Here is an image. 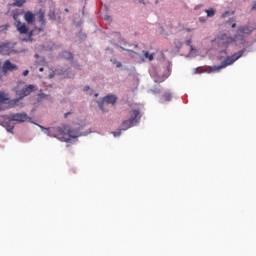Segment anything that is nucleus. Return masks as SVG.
Masks as SVG:
<instances>
[{
  "label": "nucleus",
  "mask_w": 256,
  "mask_h": 256,
  "mask_svg": "<svg viewBox=\"0 0 256 256\" xmlns=\"http://www.w3.org/2000/svg\"><path fill=\"white\" fill-rule=\"evenodd\" d=\"M39 71H40V73H43V71H45V69L43 67H40Z\"/></svg>",
  "instance_id": "nucleus-30"
},
{
  "label": "nucleus",
  "mask_w": 256,
  "mask_h": 256,
  "mask_svg": "<svg viewBox=\"0 0 256 256\" xmlns=\"http://www.w3.org/2000/svg\"><path fill=\"white\" fill-rule=\"evenodd\" d=\"M130 119L122 122V131H127L131 127H135L137 123L141 120V112L137 109L130 111Z\"/></svg>",
  "instance_id": "nucleus-2"
},
{
  "label": "nucleus",
  "mask_w": 256,
  "mask_h": 256,
  "mask_svg": "<svg viewBox=\"0 0 256 256\" xmlns=\"http://www.w3.org/2000/svg\"><path fill=\"white\" fill-rule=\"evenodd\" d=\"M66 13H69V9L68 8H65L64 10Z\"/></svg>",
  "instance_id": "nucleus-35"
},
{
  "label": "nucleus",
  "mask_w": 256,
  "mask_h": 256,
  "mask_svg": "<svg viewBox=\"0 0 256 256\" xmlns=\"http://www.w3.org/2000/svg\"><path fill=\"white\" fill-rule=\"evenodd\" d=\"M106 19H111V18L108 16V17H106Z\"/></svg>",
  "instance_id": "nucleus-38"
},
{
  "label": "nucleus",
  "mask_w": 256,
  "mask_h": 256,
  "mask_svg": "<svg viewBox=\"0 0 256 256\" xmlns=\"http://www.w3.org/2000/svg\"><path fill=\"white\" fill-rule=\"evenodd\" d=\"M121 131H123L122 129H120L119 131L116 132H112L114 137H119L121 135Z\"/></svg>",
  "instance_id": "nucleus-25"
},
{
  "label": "nucleus",
  "mask_w": 256,
  "mask_h": 256,
  "mask_svg": "<svg viewBox=\"0 0 256 256\" xmlns=\"http://www.w3.org/2000/svg\"><path fill=\"white\" fill-rule=\"evenodd\" d=\"M24 20L26 23H28V25H33V23H35V15L31 11H27L24 14Z\"/></svg>",
  "instance_id": "nucleus-12"
},
{
  "label": "nucleus",
  "mask_w": 256,
  "mask_h": 256,
  "mask_svg": "<svg viewBox=\"0 0 256 256\" xmlns=\"http://www.w3.org/2000/svg\"><path fill=\"white\" fill-rule=\"evenodd\" d=\"M13 91L18 98L12 99L10 105H12V107H17L19 106V101H22L25 97H29V95L35 91V85H25L24 81H18L16 87L13 88Z\"/></svg>",
  "instance_id": "nucleus-1"
},
{
  "label": "nucleus",
  "mask_w": 256,
  "mask_h": 256,
  "mask_svg": "<svg viewBox=\"0 0 256 256\" xmlns=\"http://www.w3.org/2000/svg\"><path fill=\"white\" fill-rule=\"evenodd\" d=\"M39 22L41 23L42 27L38 28V31L41 32L45 29V11L40 10L38 16Z\"/></svg>",
  "instance_id": "nucleus-13"
},
{
  "label": "nucleus",
  "mask_w": 256,
  "mask_h": 256,
  "mask_svg": "<svg viewBox=\"0 0 256 256\" xmlns=\"http://www.w3.org/2000/svg\"><path fill=\"white\" fill-rule=\"evenodd\" d=\"M9 101V97L4 92L0 91V104L1 103H7Z\"/></svg>",
  "instance_id": "nucleus-15"
},
{
  "label": "nucleus",
  "mask_w": 256,
  "mask_h": 256,
  "mask_svg": "<svg viewBox=\"0 0 256 256\" xmlns=\"http://www.w3.org/2000/svg\"><path fill=\"white\" fill-rule=\"evenodd\" d=\"M115 103H117V96L115 95H107L106 97L103 98L102 102H99L98 105L101 109V111H103V113H107V106L108 105H115Z\"/></svg>",
  "instance_id": "nucleus-7"
},
{
  "label": "nucleus",
  "mask_w": 256,
  "mask_h": 256,
  "mask_svg": "<svg viewBox=\"0 0 256 256\" xmlns=\"http://www.w3.org/2000/svg\"><path fill=\"white\" fill-rule=\"evenodd\" d=\"M143 55L148 61H153L154 59V54H149V51H143Z\"/></svg>",
  "instance_id": "nucleus-18"
},
{
  "label": "nucleus",
  "mask_w": 256,
  "mask_h": 256,
  "mask_svg": "<svg viewBox=\"0 0 256 256\" xmlns=\"http://www.w3.org/2000/svg\"><path fill=\"white\" fill-rule=\"evenodd\" d=\"M227 15H229V12H225L224 14H222V18L225 19Z\"/></svg>",
  "instance_id": "nucleus-27"
},
{
  "label": "nucleus",
  "mask_w": 256,
  "mask_h": 256,
  "mask_svg": "<svg viewBox=\"0 0 256 256\" xmlns=\"http://www.w3.org/2000/svg\"><path fill=\"white\" fill-rule=\"evenodd\" d=\"M10 121H16V123H25V121H31V117L27 113H14L9 115Z\"/></svg>",
  "instance_id": "nucleus-8"
},
{
  "label": "nucleus",
  "mask_w": 256,
  "mask_h": 256,
  "mask_svg": "<svg viewBox=\"0 0 256 256\" xmlns=\"http://www.w3.org/2000/svg\"><path fill=\"white\" fill-rule=\"evenodd\" d=\"M172 98L173 96L169 92H165L162 96L163 101H171Z\"/></svg>",
  "instance_id": "nucleus-19"
},
{
  "label": "nucleus",
  "mask_w": 256,
  "mask_h": 256,
  "mask_svg": "<svg viewBox=\"0 0 256 256\" xmlns=\"http://www.w3.org/2000/svg\"><path fill=\"white\" fill-rule=\"evenodd\" d=\"M68 115H71V113H69V112L66 113V114L64 115V117L67 118Z\"/></svg>",
  "instance_id": "nucleus-34"
},
{
  "label": "nucleus",
  "mask_w": 256,
  "mask_h": 256,
  "mask_svg": "<svg viewBox=\"0 0 256 256\" xmlns=\"http://www.w3.org/2000/svg\"><path fill=\"white\" fill-rule=\"evenodd\" d=\"M0 79H3V72L0 71Z\"/></svg>",
  "instance_id": "nucleus-33"
},
{
  "label": "nucleus",
  "mask_w": 256,
  "mask_h": 256,
  "mask_svg": "<svg viewBox=\"0 0 256 256\" xmlns=\"http://www.w3.org/2000/svg\"><path fill=\"white\" fill-rule=\"evenodd\" d=\"M12 17H13L14 21H17V19H19V13L12 12Z\"/></svg>",
  "instance_id": "nucleus-24"
},
{
  "label": "nucleus",
  "mask_w": 256,
  "mask_h": 256,
  "mask_svg": "<svg viewBox=\"0 0 256 256\" xmlns=\"http://www.w3.org/2000/svg\"><path fill=\"white\" fill-rule=\"evenodd\" d=\"M84 91H89V86H85Z\"/></svg>",
  "instance_id": "nucleus-31"
},
{
  "label": "nucleus",
  "mask_w": 256,
  "mask_h": 256,
  "mask_svg": "<svg viewBox=\"0 0 256 256\" xmlns=\"http://www.w3.org/2000/svg\"><path fill=\"white\" fill-rule=\"evenodd\" d=\"M245 49H242L231 56H228L225 58V60L221 63L219 66H214L215 71H219L220 69H225V67H229V65H233L235 61H238V59H241L243 55L245 54Z\"/></svg>",
  "instance_id": "nucleus-3"
},
{
  "label": "nucleus",
  "mask_w": 256,
  "mask_h": 256,
  "mask_svg": "<svg viewBox=\"0 0 256 256\" xmlns=\"http://www.w3.org/2000/svg\"><path fill=\"white\" fill-rule=\"evenodd\" d=\"M117 67H121V63H118V64H117Z\"/></svg>",
  "instance_id": "nucleus-37"
},
{
  "label": "nucleus",
  "mask_w": 256,
  "mask_h": 256,
  "mask_svg": "<svg viewBox=\"0 0 256 256\" xmlns=\"http://www.w3.org/2000/svg\"><path fill=\"white\" fill-rule=\"evenodd\" d=\"M253 31H255V28L253 26H249V25L239 26L237 28L236 38H238V41H244L245 35H251Z\"/></svg>",
  "instance_id": "nucleus-6"
},
{
  "label": "nucleus",
  "mask_w": 256,
  "mask_h": 256,
  "mask_svg": "<svg viewBox=\"0 0 256 256\" xmlns=\"http://www.w3.org/2000/svg\"><path fill=\"white\" fill-rule=\"evenodd\" d=\"M22 75H23L24 77H27V75H29V70H25V71L22 73Z\"/></svg>",
  "instance_id": "nucleus-26"
},
{
  "label": "nucleus",
  "mask_w": 256,
  "mask_h": 256,
  "mask_svg": "<svg viewBox=\"0 0 256 256\" xmlns=\"http://www.w3.org/2000/svg\"><path fill=\"white\" fill-rule=\"evenodd\" d=\"M27 0H15V2L12 4L14 7H23L25 5Z\"/></svg>",
  "instance_id": "nucleus-17"
},
{
  "label": "nucleus",
  "mask_w": 256,
  "mask_h": 256,
  "mask_svg": "<svg viewBox=\"0 0 256 256\" xmlns=\"http://www.w3.org/2000/svg\"><path fill=\"white\" fill-rule=\"evenodd\" d=\"M186 45H187L188 47H190V51H195V48H193V45H191V39H188V40L186 41Z\"/></svg>",
  "instance_id": "nucleus-23"
},
{
  "label": "nucleus",
  "mask_w": 256,
  "mask_h": 256,
  "mask_svg": "<svg viewBox=\"0 0 256 256\" xmlns=\"http://www.w3.org/2000/svg\"><path fill=\"white\" fill-rule=\"evenodd\" d=\"M62 56L64 57V59H73V54H71V52L68 51L62 52Z\"/></svg>",
  "instance_id": "nucleus-21"
},
{
  "label": "nucleus",
  "mask_w": 256,
  "mask_h": 256,
  "mask_svg": "<svg viewBox=\"0 0 256 256\" xmlns=\"http://www.w3.org/2000/svg\"><path fill=\"white\" fill-rule=\"evenodd\" d=\"M13 129H15V126L11 122V119H9V122L6 123V130L8 131V133H12Z\"/></svg>",
  "instance_id": "nucleus-16"
},
{
  "label": "nucleus",
  "mask_w": 256,
  "mask_h": 256,
  "mask_svg": "<svg viewBox=\"0 0 256 256\" xmlns=\"http://www.w3.org/2000/svg\"><path fill=\"white\" fill-rule=\"evenodd\" d=\"M205 13H207V17H215V10L213 8L205 10Z\"/></svg>",
  "instance_id": "nucleus-22"
},
{
  "label": "nucleus",
  "mask_w": 256,
  "mask_h": 256,
  "mask_svg": "<svg viewBox=\"0 0 256 256\" xmlns=\"http://www.w3.org/2000/svg\"><path fill=\"white\" fill-rule=\"evenodd\" d=\"M57 133L58 135L63 136V139L66 141V143L69 142V139H77V137H79V132L69 129V126L67 125L58 127Z\"/></svg>",
  "instance_id": "nucleus-4"
},
{
  "label": "nucleus",
  "mask_w": 256,
  "mask_h": 256,
  "mask_svg": "<svg viewBox=\"0 0 256 256\" xmlns=\"http://www.w3.org/2000/svg\"><path fill=\"white\" fill-rule=\"evenodd\" d=\"M16 29L20 35H27L29 33V28H27L25 23H21V21L16 23Z\"/></svg>",
  "instance_id": "nucleus-11"
},
{
  "label": "nucleus",
  "mask_w": 256,
  "mask_h": 256,
  "mask_svg": "<svg viewBox=\"0 0 256 256\" xmlns=\"http://www.w3.org/2000/svg\"><path fill=\"white\" fill-rule=\"evenodd\" d=\"M0 29H3V26H0Z\"/></svg>",
  "instance_id": "nucleus-39"
},
{
  "label": "nucleus",
  "mask_w": 256,
  "mask_h": 256,
  "mask_svg": "<svg viewBox=\"0 0 256 256\" xmlns=\"http://www.w3.org/2000/svg\"><path fill=\"white\" fill-rule=\"evenodd\" d=\"M139 3H143V5H145L147 2H145V0H138Z\"/></svg>",
  "instance_id": "nucleus-29"
},
{
  "label": "nucleus",
  "mask_w": 256,
  "mask_h": 256,
  "mask_svg": "<svg viewBox=\"0 0 256 256\" xmlns=\"http://www.w3.org/2000/svg\"><path fill=\"white\" fill-rule=\"evenodd\" d=\"M48 17L52 21H55V19H57V15L55 14V8H50L49 13H48Z\"/></svg>",
  "instance_id": "nucleus-14"
},
{
  "label": "nucleus",
  "mask_w": 256,
  "mask_h": 256,
  "mask_svg": "<svg viewBox=\"0 0 256 256\" xmlns=\"http://www.w3.org/2000/svg\"><path fill=\"white\" fill-rule=\"evenodd\" d=\"M155 93H161V90L158 89V90L155 91Z\"/></svg>",
  "instance_id": "nucleus-36"
},
{
  "label": "nucleus",
  "mask_w": 256,
  "mask_h": 256,
  "mask_svg": "<svg viewBox=\"0 0 256 256\" xmlns=\"http://www.w3.org/2000/svg\"><path fill=\"white\" fill-rule=\"evenodd\" d=\"M13 53V47L10 43L0 45V55H10Z\"/></svg>",
  "instance_id": "nucleus-10"
},
{
  "label": "nucleus",
  "mask_w": 256,
  "mask_h": 256,
  "mask_svg": "<svg viewBox=\"0 0 256 256\" xmlns=\"http://www.w3.org/2000/svg\"><path fill=\"white\" fill-rule=\"evenodd\" d=\"M40 97H41V99H43V97H47V95H45V94H40Z\"/></svg>",
  "instance_id": "nucleus-32"
},
{
  "label": "nucleus",
  "mask_w": 256,
  "mask_h": 256,
  "mask_svg": "<svg viewBox=\"0 0 256 256\" xmlns=\"http://www.w3.org/2000/svg\"><path fill=\"white\" fill-rule=\"evenodd\" d=\"M215 41H217L218 45H222L224 47H229V45H233L236 41H239L238 38H236V34L234 37L229 36L227 34H220Z\"/></svg>",
  "instance_id": "nucleus-5"
},
{
  "label": "nucleus",
  "mask_w": 256,
  "mask_h": 256,
  "mask_svg": "<svg viewBox=\"0 0 256 256\" xmlns=\"http://www.w3.org/2000/svg\"><path fill=\"white\" fill-rule=\"evenodd\" d=\"M231 27H232V29H235V28L237 27V24H236V23H233V24L231 25Z\"/></svg>",
  "instance_id": "nucleus-28"
},
{
  "label": "nucleus",
  "mask_w": 256,
  "mask_h": 256,
  "mask_svg": "<svg viewBox=\"0 0 256 256\" xmlns=\"http://www.w3.org/2000/svg\"><path fill=\"white\" fill-rule=\"evenodd\" d=\"M174 46L176 49H181V47H183V42H181L179 39H176L174 40Z\"/></svg>",
  "instance_id": "nucleus-20"
},
{
  "label": "nucleus",
  "mask_w": 256,
  "mask_h": 256,
  "mask_svg": "<svg viewBox=\"0 0 256 256\" xmlns=\"http://www.w3.org/2000/svg\"><path fill=\"white\" fill-rule=\"evenodd\" d=\"M19 66L11 63V60H6L2 65V73L7 74L9 72L17 71Z\"/></svg>",
  "instance_id": "nucleus-9"
}]
</instances>
